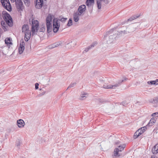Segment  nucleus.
<instances>
[{
  "label": "nucleus",
  "mask_w": 158,
  "mask_h": 158,
  "mask_svg": "<svg viewBox=\"0 0 158 158\" xmlns=\"http://www.w3.org/2000/svg\"><path fill=\"white\" fill-rule=\"evenodd\" d=\"M2 16L5 21L1 22V25L4 31L8 29V26L11 27L13 25L12 19L10 15L6 11L2 12Z\"/></svg>",
  "instance_id": "f257e3e1"
},
{
  "label": "nucleus",
  "mask_w": 158,
  "mask_h": 158,
  "mask_svg": "<svg viewBox=\"0 0 158 158\" xmlns=\"http://www.w3.org/2000/svg\"><path fill=\"white\" fill-rule=\"evenodd\" d=\"M22 31L25 34V40L27 41L30 38L31 33L28 25L25 24L22 27Z\"/></svg>",
  "instance_id": "f03ea898"
},
{
  "label": "nucleus",
  "mask_w": 158,
  "mask_h": 158,
  "mask_svg": "<svg viewBox=\"0 0 158 158\" xmlns=\"http://www.w3.org/2000/svg\"><path fill=\"white\" fill-rule=\"evenodd\" d=\"M53 16V15L49 14L46 19L47 27L48 33L52 31V21Z\"/></svg>",
  "instance_id": "7ed1b4c3"
},
{
  "label": "nucleus",
  "mask_w": 158,
  "mask_h": 158,
  "mask_svg": "<svg viewBox=\"0 0 158 158\" xmlns=\"http://www.w3.org/2000/svg\"><path fill=\"white\" fill-rule=\"evenodd\" d=\"M122 31L119 32H118V31H115L114 32L113 35H109L108 37H106V40L108 39L107 42L108 44L111 43L113 41H114L115 39V38L118 35H120V34H122Z\"/></svg>",
  "instance_id": "20e7f679"
},
{
  "label": "nucleus",
  "mask_w": 158,
  "mask_h": 158,
  "mask_svg": "<svg viewBox=\"0 0 158 158\" xmlns=\"http://www.w3.org/2000/svg\"><path fill=\"white\" fill-rule=\"evenodd\" d=\"M39 23L37 20H33L32 23L31 31L32 35H33L36 34L38 30Z\"/></svg>",
  "instance_id": "39448f33"
},
{
  "label": "nucleus",
  "mask_w": 158,
  "mask_h": 158,
  "mask_svg": "<svg viewBox=\"0 0 158 158\" xmlns=\"http://www.w3.org/2000/svg\"><path fill=\"white\" fill-rule=\"evenodd\" d=\"M127 79L126 77H124V79L122 80L121 81H119L118 82L117 84H116L114 85H103V87L105 89H115L116 87H118L120 85V84L122 83L123 82H124L125 81L127 80Z\"/></svg>",
  "instance_id": "423d86ee"
},
{
  "label": "nucleus",
  "mask_w": 158,
  "mask_h": 158,
  "mask_svg": "<svg viewBox=\"0 0 158 158\" xmlns=\"http://www.w3.org/2000/svg\"><path fill=\"white\" fill-rule=\"evenodd\" d=\"M2 6L8 11L11 10V6L9 0H1Z\"/></svg>",
  "instance_id": "0eeeda50"
},
{
  "label": "nucleus",
  "mask_w": 158,
  "mask_h": 158,
  "mask_svg": "<svg viewBox=\"0 0 158 158\" xmlns=\"http://www.w3.org/2000/svg\"><path fill=\"white\" fill-rule=\"evenodd\" d=\"M53 30L54 32L55 33L57 32L59 30L60 24L58 20L56 18H55L53 19Z\"/></svg>",
  "instance_id": "6e6552de"
},
{
  "label": "nucleus",
  "mask_w": 158,
  "mask_h": 158,
  "mask_svg": "<svg viewBox=\"0 0 158 158\" xmlns=\"http://www.w3.org/2000/svg\"><path fill=\"white\" fill-rule=\"evenodd\" d=\"M25 45V43L24 42L23 40H21L18 48V52L20 54L22 53L24 50Z\"/></svg>",
  "instance_id": "1a4fd4ad"
},
{
  "label": "nucleus",
  "mask_w": 158,
  "mask_h": 158,
  "mask_svg": "<svg viewBox=\"0 0 158 158\" xmlns=\"http://www.w3.org/2000/svg\"><path fill=\"white\" fill-rule=\"evenodd\" d=\"M16 5L17 9L19 11L22 10L23 9V2L21 0H16Z\"/></svg>",
  "instance_id": "9d476101"
},
{
  "label": "nucleus",
  "mask_w": 158,
  "mask_h": 158,
  "mask_svg": "<svg viewBox=\"0 0 158 158\" xmlns=\"http://www.w3.org/2000/svg\"><path fill=\"white\" fill-rule=\"evenodd\" d=\"M86 9V6L84 5H82L79 7L78 11L77 12L81 15L85 11Z\"/></svg>",
  "instance_id": "9b49d317"
},
{
  "label": "nucleus",
  "mask_w": 158,
  "mask_h": 158,
  "mask_svg": "<svg viewBox=\"0 0 158 158\" xmlns=\"http://www.w3.org/2000/svg\"><path fill=\"white\" fill-rule=\"evenodd\" d=\"M81 15L78 12H76L74 13L73 14V19L76 22H77L79 19V17Z\"/></svg>",
  "instance_id": "f8f14e48"
},
{
  "label": "nucleus",
  "mask_w": 158,
  "mask_h": 158,
  "mask_svg": "<svg viewBox=\"0 0 158 158\" xmlns=\"http://www.w3.org/2000/svg\"><path fill=\"white\" fill-rule=\"evenodd\" d=\"M12 41V39L10 38H6L5 39V43L8 48H10V47L13 44Z\"/></svg>",
  "instance_id": "ddd939ff"
},
{
  "label": "nucleus",
  "mask_w": 158,
  "mask_h": 158,
  "mask_svg": "<svg viewBox=\"0 0 158 158\" xmlns=\"http://www.w3.org/2000/svg\"><path fill=\"white\" fill-rule=\"evenodd\" d=\"M43 4V0H36L35 7L37 8H41Z\"/></svg>",
  "instance_id": "4468645a"
},
{
  "label": "nucleus",
  "mask_w": 158,
  "mask_h": 158,
  "mask_svg": "<svg viewBox=\"0 0 158 158\" xmlns=\"http://www.w3.org/2000/svg\"><path fill=\"white\" fill-rule=\"evenodd\" d=\"M17 122L18 126L19 128L23 127L24 125V121L21 119L18 120Z\"/></svg>",
  "instance_id": "2eb2a0df"
},
{
  "label": "nucleus",
  "mask_w": 158,
  "mask_h": 158,
  "mask_svg": "<svg viewBox=\"0 0 158 158\" xmlns=\"http://www.w3.org/2000/svg\"><path fill=\"white\" fill-rule=\"evenodd\" d=\"M76 43L75 42H71L67 44L66 46V47L68 49H71L74 47Z\"/></svg>",
  "instance_id": "dca6fc26"
},
{
  "label": "nucleus",
  "mask_w": 158,
  "mask_h": 158,
  "mask_svg": "<svg viewBox=\"0 0 158 158\" xmlns=\"http://www.w3.org/2000/svg\"><path fill=\"white\" fill-rule=\"evenodd\" d=\"M94 3V0H87L86 4L88 7H90Z\"/></svg>",
  "instance_id": "f3484780"
},
{
  "label": "nucleus",
  "mask_w": 158,
  "mask_h": 158,
  "mask_svg": "<svg viewBox=\"0 0 158 158\" xmlns=\"http://www.w3.org/2000/svg\"><path fill=\"white\" fill-rule=\"evenodd\" d=\"M152 152L153 154H156L158 152V143L156 144L152 149Z\"/></svg>",
  "instance_id": "a211bd4d"
},
{
  "label": "nucleus",
  "mask_w": 158,
  "mask_h": 158,
  "mask_svg": "<svg viewBox=\"0 0 158 158\" xmlns=\"http://www.w3.org/2000/svg\"><path fill=\"white\" fill-rule=\"evenodd\" d=\"M156 122V119L154 118H152L150 120L147 126H152L153 124Z\"/></svg>",
  "instance_id": "6ab92c4d"
},
{
  "label": "nucleus",
  "mask_w": 158,
  "mask_h": 158,
  "mask_svg": "<svg viewBox=\"0 0 158 158\" xmlns=\"http://www.w3.org/2000/svg\"><path fill=\"white\" fill-rule=\"evenodd\" d=\"M61 42H57L50 45L49 48H52L55 47H57L59 45H61Z\"/></svg>",
  "instance_id": "aec40b11"
},
{
  "label": "nucleus",
  "mask_w": 158,
  "mask_h": 158,
  "mask_svg": "<svg viewBox=\"0 0 158 158\" xmlns=\"http://www.w3.org/2000/svg\"><path fill=\"white\" fill-rule=\"evenodd\" d=\"M121 152V150L119 149L118 148H116L114 151V156L115 157L119 156L120 155H118V152Z\"/></svg>",
  "instance_id": "412c9836"
},
{
  "label": "nucleus",
  "mask_w": 158,
  "mask_h": 158,
  "mask_svg": "<svg viewBox=\"0 0 158 158\" xmlns=\"http://www.w3.org/2000/svg\"><path fill=\"white\" fill-rule=\"evenodd\" d=\"M148 84H153V85H157L158 84V79H156L155 81H148Z\"/></svg>",
  "instance_id": "4be33fe9"
},
{
  "label": "nucleus",
  "mask_w": 158,
  "mask_h": 158,
  "mask_svg": "<svg viewBox=\"0 0 158 158\" xmlns=\"http://www.w3.org/2000/svg\"><path fill=\"white\" fill-rule=\"evenodd\" d=\"M140 130H138L134 134V138L135 139L137 138L139 136L141 135V133H140L139 131Z\"/></svg>",
  "instance_id": "5701e85b"
},
{
  "label": "nucleus",
  "mask_w": 158,
  "mask_h": 158,
  "mask_svg": "<svg viewBox=\"0 0 158 158\" xmlns=\"http://www.w3.org/2000/svg\"><path fill=\"white\" fill-rule=\"evenodd\" d=\"M150 102L152 103H155L158 102V97H156L154 98L153 99H151Z\"/></svg>",
  "instance_id": "b1692460"
},
{
  "label": "nucleus",
  "mask_w": 158,
  "mask_h": 158,
  "mask_svg": "<svg viewBox=\"0 0 158 158\" xmlns=\"http://www.w3.org/2000/svg\"><path fill=\"white\" fill-rule=\"evenodd\" d=\"M97 44V43L96 42H94L91 45H90V46H89L87 48V49H86L85 50V51L87 52L88 51V50L90 49V48H91L92 47H94L95 45H96Z\"/></svg>",
  "instance_id": "393cba45"
},
{
  "label": "nucleus",
  "mask_w": 158,
  "mask_h": 158,
  "mask_svg": "<svg viewBox=\"0 0 158 158\" xmlns=\"http://www.w3.org/2000/svg\"><path fill=\"white\" fill-rule=\"evenodd\" d=\"M146 129V127L145 126L143 127L138 129V130H140L139 131V132L140 133H141V134L143 133L145 131V130Z\"/></svg>",
  "instance_id": "a878e982"
},
{
  "label": "nucleus",
  "mask_w": 158,
  "mask_h": 158,
  "mask_svg": "<svg viewBox=\"0 0 158 158\" xmlns=\"http://www.w3.org/2000/svg\"><path fill=\"white\" fill-rule=\"evenodd\" d=\"M97 4L98 9H100L101 8V1L99 0L97 1Z\"/></svg>",
  "instance_id": "bb28decb"
},
{
  "label": "nucleus",
  "mask_w": 158,
  "mask_h": 158,
  "mask_svg": "<svg viewBox=\"0 0 158 158\" xmlns=\"http://www.w3.org/2000/svg\"><path fill=\"white\" fill-rule=\"evenodd\" d=\"M76 85V82L71 83L70 84L69 86L68 87V88H67V90L68 89H69V88H70L74 87Z\"/></svg>",
  "instance_id": "cd10ccee"
},
{
  "label": "nucleus",
  "mask_w": 158,
  "mask_h": 158,
  "mask_svg": "<svg viewBox=\"0 0 158 158\" xmlns=\"http://www.w3.org/2000/svg\"><path fill=\"white\" fill-rule=\"evenodd\" d=\"M7 48V47L4 45H0V50L2 51H4Z\"/></svg>",
  "instance_id": "c85d7f7f"
},
{
  "label": "nucleus",
  "mask_w": 158,
  "mask_h": 158,
  "mask_svg": "<svg viewBox=\"0 0 158 158\" xmlns=\"http://www.w3.org/2000/svg\"><path fill=\"white\" fill-rule=\"evenodd\" d=\"M125 147H126L125 144H124L123 145H119L118 146V148L119 149L121 150V151H122V150H123L124 149V148Z\"/></svg>",
  "instance_id": "c756f323"
},
{
  "label": "nucleus",
  "mask_w": 158,
  "mask_h": 158,
  "mask_svg": "<svg viewBox=\"0 0 158 158\" xmlns=\"http://www.w3.org/2000/svg\"><path fill=\"white\" fill-rule=\"evenodd\" d=\"M72 20L71 19H70L68 23L67 24V25L68 26H70L72 25Z\"/></svg>",
  "instance_id": "7c9ffc66"
},
{
  "label": "nucleus",
  "mask_w": 158,
  "mask_h": 158,
  "mask_svg": "<svg viewBox=\"0 0 158 158\" xmlns=\"http://www.w3.org/2000/svg\"><path fill=\"white\" fill-rule=\"evenodd\" d=\"M20 144V142L19 139L17 140L16 141V145L18 147H19Z\"/></svg>",
  "instance_id": "2f4dec72"
},
{
  "label": "nucleus",
  "mask_w": 158,
  "mask_h": 158,
  "mask_svg": "<svg viewBox=\"0 0 158 158\" xmlns=\"http://www.w3.org/2000/svg\"><path fill=\"white\" fill-rule=\"evenodd\" d=\"M25 4L27 5H28L29 3V0H23Z\"/></svg>",
  "instance_id": "473e14b6"
},
{
  "label": "nucleus",
  "mask_w": 158,
  "mask_h": 158,
  "mask_svg": "<svg viewBox=\"0 0 158 158\" xmlns=\"http://www.w3.org/2000/svg\"><path fill=\"white\" fill-rule=\"evenodd\" d=\"M130 31H135L136 29V28H134V27H131L130 28Z\"/></svg>",
  "instance_id": "72a5a7b5"
},
{
  "label": "nucleus",
  "mask_w": 158,
  "mask_h": 158,
  "mask_svg": "<svg viewBox=\"0 0 158 158\" xmlns=\"http://www.w3.org/2000/svg\"><path fill=\"white\" fill-rule=\"evenodd\" d=\"M86 94H82L81 95V99H85V95H86Z\"/></svg>",
  "instance_id": "f704fd0d"
},
{
  "label": "nucleus",
  "mask_w": 158,
  "mask_h": 158,
  "mask_svg": "<svg viewBox=\"0 0 158 158\" xmlns=\"http://www.w3.org/2000/svg\"><path fill=\"white\" fill-rule=\"evenodd\" d=\"M39 84L38 83H36L35 84V89H38Z\"/></svg>",
  "instance_id": "c9c22d12"
},
{
  "label": "nucleus",
  "mask_w": 158,
  "mask_h": 158,
  "mask_svg": "<svg viewBox=\"0 0 158 158\" xmlns=\"http://www.w3.org/2000/svg\"><path fill=\"white\" fill-rule=\"evenodd\" d=\"M66 19H67L66 18H62L61 19H60V20L61 22H64L66 20Z\"/></svg>",
  "instance_id": "e433bc0d"
},
{
  "label": "nucleus",
  "mask_w": 158,
  "mask_h": 158,
  "mask_svg": "<svg viewBox=\"0 0 158 158\" xmlns=\"http://www.w3.org/2000/svg\"><path fill=\"white\" fill-rule=\"evenodd\" d=\"M44 29H44V27H42V28H41L40 29V32H43L44 31Z\"/></svg>",
  "instance_id": "4c0bfd02"
},
{
  "label": "nucleus",
  "mask_w": 158,
  "mask_h": 158,
  "mask_svg": "<svg viewBox=\"0 0 158 158\" xmlns=\"http://www.w3.org/2000/svg\"><path fill=\"white\" fill-rule=\"evenodd\" d=\"M156 114H158V112L154 113H153L151 115L152 116H154Z\"/></svg>",
  "instance_id": "58836bf2"
},
{
  "label": "nucleus",
  "mask_w": 158,
  "mask_h": 158,
  "mask_svg": "<svg viewBox=\"0 0 158 158\" xmlns=\"http://www.w3.org/2000/svg\"><path fill=\"white\" fill-rule=\"evenodd\" d=\"M151 158H157V157L156 156H152L151 157Z\"/></svg>",
  "instance_id": "ea45409f"
},
{
  "label": "nucleus",
  "mask_w": 158,
  "mask_h": 158,
  "mask_svg": "<svg viewBox=\"0 0 158 158\" xmlns=\"http://www.w3.org/2000/svg\"><path fill=\"white\" fill-rule=\"evenodd\" d=\"M12 2H15V1H16V0H10Z\"/></svg>",
  "instance_id": "a19ab883"
},
{
  "label": "nucleus",
  "mask_w": 158,
  "mask_h": 158,
  "mask_svg": "<svg viewBox=\"0 0 158 158\" xmlns=\"http://www.w3.org/2000/svg\"><path fill=\"white\" fill-rule=\"evenodd\" d=\"M19 69H21V68H22V66H19Z\"/></svg>",
  "instance_id": "79ce46f5"
},
{
  "label": "nucleus",
  "mask_w": 158,
  "mask_h": 158,
  "mask_svg": "<svg viewBox=\"0 0 158 158\" xmlns=\"http://www.w3.org/2000/svg\"><path fill=\"white\" fill-rule=\"evenodd\" d=\"M138 17H139V16H136V18H135V17H134V18L135 19V18H137Z\"/></svg>",
  "instance_id": "37998d69"
},
{
  "label": "nucleus",
  "mask_w": 158,
  "mask_h": 158,
  "mask_svg": "<svg viewBox=\"0 0 158 158\" xmlns=\"http://www.w3.org/2000/svg\"><path fill=\"white\" fill-rule=\"evenodd\" d=\"M118 143V142L116 143V144H117Z\"/></svg>",
  "instance_id": "c03bdc74"
},
{
  "label": "nucleus",
  "mask_w": 158,
  "mask_h": 158,
  "mask_svg": "<svg viewBox=\"0 0 158 158\" xmlns=\"http://www.w3.org/2000/svg\"><path fill=\"white\" fill-rule=\"evenodd\" d=\"M2 71V72H1V73H3V72H4V71Z\"/></svg>",
  "instance_id": "a18cd8bd"
}]
</instances>
